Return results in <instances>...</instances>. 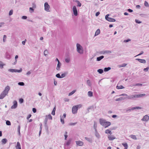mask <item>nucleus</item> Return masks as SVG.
Returning a JSON list of instances; mask_svg holds the SVG:
<instances>
[{
	"mask_svg": "<svg viewBox=\"0 0 149 149\" xmlns=\"http://www.w3.org/2000/svg\"><path fill=\"white\" fill-rule=\"evenodd\" d=\"M99 121L100 124L105 128L108 127L111 124L110 122L107 121L105 120L102 118L99 119Z\"/></svg>",
	"mask_w": 149,
	"mask_h": 149,
	"instance_id": "nucleus-1",
	"label": "nucleus"
},
{
	"mask_svg": "<svg viewBox=\"0 0 149 149\" xmlns=\"http://www.w3.org/2000/svg\"><path fill=\"white\" fill-rule=\"evenodd\" d=\"M81 107L82 105L81 104L73 106L72 108V113L74 114L76 113L77 112L78 108H81Z\"/></svg>",
	"mask_w": 149,
	"mask_h": 149,
	"instance_id": "nucleus-2",
	"label": "nucleus"
},
{
	"mask_svg": "<svg viewBox=\"0 0 149 149\" xmlns=\"http://www.w3.org/2000/svg\"><path fill=\"white\" fill-rule=\"evenodd\" d=\"M77 50L80 54H82L83 52V50L82 47L79 44H77Z\"/></svg>",
	"mask_w": 149,
	"mask_h": 149,
	"instance_id": "nucleus-3",
	"label": "nucleus"
},
{
	"mask_svg": "<svg viewBox=\"0 0 149 149\" xmlns=\"http://www.w3.org/2000/svg\"><path fill=\"white\" fill-rule=\"evenodd\" d=\"M109 15H107L105 16V18L106 20L109 22H114L116 20L114 19L109 17Z\"/></svg>",
	"mask_w": 149,
	"mask_h": 149,
	"instance_id": "nucleus-4",
	"label": "nucleus"
},
{
	"mask_svg": "<svg viewBox=\"0 0 149 149\" xmlns=\"http://www.w3.org/2000/svg\"><path fill=\"white\" fill-rule=\"evenodd\" d=\"M72 10L73 12L74 15L77 16L78 15V12L77 8L75 6H74L72 8Z\"/></svg>",
	"mask_w": 149,
	"mask_h": 149,
	"instance_id": "nucleus-5",
	"label": "nucleus"
},
{
	"mask_svg": "<svg viewBox=\"0 0 149 149\" xmlns=\"http://www.w3.org/2000/svg\"><path fill=\"white\" fill-rule=\"evenodd\" d=\"M45 10L48 12L49 11V9L50 8L48 4V3L46 2L44 4Z\"/></svg>",
	"mask_w": 149,
	"mask_h": 149,
	"instance_id": "nucleus-6",
	"label": "nucleus"
},
{
	"mask_svg": "<svg viewBox=\"0 0 149 149\" xmlns=\"http://www.w3.org/2000/svg\"><path fill=\"white\" fill-rule=\"evenodd\" d=\"M138 97V95H134L128 96L127 98L128 99H132L134 98H137Z\"/></svg>",
	"mask_w": 149,
	"mask_h": 149,
	"instance_id": "nucleus-7",
	"label": "nucleus"
},
{
	"mask_svg": "<svg viewBox=\"0 0 149 149\" xmlns=\"http://www.w3.org/2000/svg\"><path fill=\"white\" fill-rule=\"evenodd\" d=\"M149 119V117L147 115H146L143 117V118L141 119V120L144 121H147Z\"/></svg>",
	"mask_w": 149,
	"mask_h": 149,
	"instance_id": "nucleus-8",
	"label": "nucleus"
},
{
	"mask_svg": "<svg viewBox=\"0 0 149 149\" xmlns=\"http://www.w3.org/2000/svg\"><path fill=\"white\" fill-rule=\"evenodd\" d=\"M7 94L4 92L3 91L0 95V99H3Z\"/></svg>",
	"mask_w": 149,
	"mask_h": 149,
	"instance_id": "nucleus-9",
	"label": "nucleus"
},
{
	"mask_svg": "<svg viewBox=\"0 0 149 149\" xmlns=\"http://www.w3.org/2000/svg\"><path fill=\"white\" fill-rule=\"evenodd\" d=\"M77 145L78 146H82L84 144L83 142L81 141H76Z\"/></svg>",
	"mask_w": 149,
	"mask_h": 149,
	"instance_id": "nucleus-10",
	"label": "nucleus"
},
{
	"mask_svg": "<svg viewBox=\"0 0 149 149\" xmlns=\"http://www.w3.org/2000/svg\"><path fill=\"white\" fill-rule=\"evenodd\" d=\"M13 105L11 107L12 109H15L17 107V102L16 101H14L13 102Z\"/></svg>",
	"mask_w": 149,
	"mask_h": 149,
	"instance_id": "nucleus-11",
	"label": "nucleus"
},
{
	"mask_svg": "<svg viewBox=\"0 0 149 149\" xmlns=\"http://www.w3.org/2000/svg\"><path fill=\"white\" fill-rule=\"evenodd\" d=\"M10 89V88L8 86H7L5 88V90L3 91V92H4L5 93H6V94H8V91H9V90Z\"/></svg>",
	"mask_w": 149,
	"mask_h": 149,
	"instance_id": "nucleus-12",
	"label": "nucleus"
},
{
	"mask_svg": "<svg viewBox=\"0 0 149 149\" xmlns=\"http://www.w3.org/2000/svg\"><path fill=\"white\" fill-rule=\"evenodd\" d=\"M136 60L139 61L140 63H146V61L144 59H142L139 58H137Z\"/></svg>",
	"mask_w": 149,
	"mask_h": 149,
	"instance_id": "nucleus-13",
	"label": "nucleus"
},
{
	"mask_svg": "<svg viewBox=\"0 0 149 149\" xmlns=\"http://www.w3.org/2000/svg\"><path fill=\"white\" fill-rule=\"evenodd\" d=\"M16 149H21V145L19 142H17V145L15 146Z\"/></svg>",
	"mask_w": 149,
	"mask_h": 149,
	"instance_id": "nucleus-14",
	"label": "nucleus"
},
{
	"mask_svg": "<svg viewBox=\"0 0 149 149\" xmlns=\"http://www.w3.org/2000/svg\"><path fill=\"white\" fill-rule=\"evenodd\" d=\"M108 138L109 140H113L116 138L112 135H109L108 136Z\"/></svg>",
	"mask_w": 149,
	"mask_h": 149,
	"instance_id": "nucleus-15",
	"label": "nucleus"
},
{
	"mask_svg": "<svg viewBox=\"0 0 149 149\" xmlns=\"http://www.w3.org/2000/svg\"><path fill=\"white\" fill-rule=\"evenodd\" d=\"M61 65V64L60 63L59 61H58V63L56 67V69L58 70H60V68Z\"/></svg>",
	"mask_w": 149,
	"mask_h": 149,
	"instance_id": "nucleus-16",
	"label": "nucleus"
},
{
	"mask_svg": "<svg viewBox=\"0 0 149 149\" xmlns=\"http://www.w3.org/2000/svg\"><path fill=\"white\" fill-rule=\"evenodd\" d=\"M88 95L90 97H91L93 95V93L91 91H89L88 93Z\"/></svg>",
	"mask_w": 149,
	"mask_h": 149,
	"instance_id": "nucleus-17",
	"label": "nucleus"
},
{
	"mask_svg": "<svg viewBox=\"0 0 149 149\" xmlns=\"http://www.w3.org/2000/svg\"><path fill=\"white\" fill-rule=\"evenodd\" d=\"M122 145L125 147L124 149H127L128 148V145L126 143H123Z\"/></svg>",
	"mask_w": 149,
	"mask_h": 149,
	"instance_id": "nucleus-18",
	"label": "nucleus"
},
{
	"mask_svg": "<svg viewBox=\"0 0 149 149\" xmlns=\"http://www.w3.org/2000/svg\"><path fill=\"white\" fill-rule=\"evenodd\" d=\"M100 33V31L99 29H97L95 33V36H96L99 35Z\"/></svg>",
	"mask_w": 149,
	"mask_h": 149,
	"instance_id": "nucleus-19",
	"label": "nucleus"
},
{
	"mask_svg": "<svg viewBox=\"0 0 149 149\" xmlns=\"http://www.w3.org/2000/svg\"><path fill=\"white\" fill-rule=\"evenodd\" d=\"M118 85H119L118 84L116 86V88L117 89H122L124 88V87L123 86L120 85L119 86Z\"/></svg>",
	"mask_w": 149,
	"mask_h": 149,
	"instance_id": "nucleus-20",
	"label": "nucleus"
},
{
	"mask_svg": "<svg viewBox=\"0 0 149 149\" xmlns=\"http://www.w3.org/2000/svg\"><path fill=\"white\" fill-rule=\"evenodd\" d=\"M104 56H102L99 57H98L97 58V61H100L103 58H104Z\"/></svg>",
	"mask_w": 149,
	"mask_h": 149,
	"instance_id": "nucleus-21",
	"label": "nucleus"
},
{
	"mask_svg": "<svg viewBox=\"0 0 149 149\" xmlns=\"http://www.w3.org/2000/svg\"><path fill=\"white\" fill-rule=\"evenodd\" d=\"M74 1L75 2L77 3V6L80 7L81 6V4L79 1L77 0H75Z\"/></svg>",
	"mask_w": 149,
	"mask_h": 149,
	"instance_id": "nucleus-22",
	"label": "nucleus"
},
{
	"mask_svg": "<svg viewBox=\"0 0 149 149\" xmlns=\"http://www.w3.org/2000/svg\"><path fill=\"white\" fill-rule=\"evenodd\" d=\"M141 108L139 107H133L132 108V110H134V109H141Z\"/></svg>",
	"mask_w": 149,
	"mask_h": 149,
	"instance_id": "nucleus-23",
	"label": "nucleus"
},
{
	"mask_svg": "<svg viewBox=\"0 0 149 149\" xmlns=\"http://www.w3.org/2000/svg\"><path fill=\"white\" fill-rule=\"evenodd\" d=\"M2 142L3 144L6 143L7 141V140L6 139H3L1 141Z\"/></svg>",
	"mask_w": 149,
	"mask_h": 149,
	"instance_id": "nucleus-24",
	"label": "nucleus"
},
{
	"mask_svg": "<svg viewBox=\"0 0 149 149\" xmlns=\"http://www.w3.org/2000/svg\"><path fill=\"white\" fill-rule=\"evenodd\" d=\"M138 98H139V97H142L143 96H145L146 95V94L143 93V94H138Z\"/></svg>",
	"mask_w": 149,
	"mask_h": 149,
	"instance_id": "nucleus-25",
	"label": "nucleus"
},
{
	"mask_svg": "<svg viewBox=\"0 0 149 149\" xmlns=\"http://www.w3.org/2000/svg\"><path fill=\"white\" fill-rule=\"evenodd\" d=\"M130 137L133 139L136 140L137 139L135 135H131L130 136Z\"/></svg>",
	"mask_w": 149,
	"mask_h": 149,
	"instance_id": "nucleus-26",
	"label": "nucleus"
},
{
	"mask_svg": "<svg viewBox=\"0 0 149 149\" xmlns=\"http://www.w3.org/2000/svg\"><path fill=\"white\" fill-rule=\"evenodd\" d=\"M127 65V64L125 63L121 65H118V67L119 68H121L122 67H125Z\"/></svg>",
	"mask_w": 149,
	"mask_h": 149,
	"instance_id": "nucleus-27",
	"label": "nucleus"
},
{
	"mask_svg": "<svg viewBox=\"0 0 149 149\" xmlns=\"http://www.w3.org/2000/svg\"><path fill=\"white\" fill-rule=\"evenodd\" d=\"M46 117H47V118L50 120H52V117L50 114H49L47 116H46Z\"/></svg>",
	"mask_w": 149,
	"mask_h": 149,
	"instance_id": "nucleus-28",
	"label": "nucleus"
},
{
	"mask_svg": "<svg viewBox=\"0 0 149 149\" xmlns=\"http://www.w3.org/2000/svg\"><path fill=\"white\" fill-rule=\"evenodd\" d=\"M105 133L106 134H111V131L109 129L105 131Z\"/></svg>",
	"mask_w": 149,
	"mask_h": 149,
	"instance_id": "nucleus-29",
	"label": "nucleus"
},
{
	"mask_svg": "<svg viewBox=\"0 0 149 149\" xmlns=\"http://www.w3.org/2000/svg\"><path fill=\"white\" fill-rule=\"evenodd\" d=\"M76 91V90H74L72 91L71 92H70L68 96H70L73 94Z\"/></svg>",
	"mask_w": 149,
	"mask_h": 149,
	"instance_id": "nucleus-30",
	"label": "nucleus"
},
{
	"mask_svg": "<svg viewBox=\"0 0 149 149\" xmlns=\"http://www.w3.org/2000/svg\"><path fill=\"white\" fill-rule=\"evenodd\" d=\"M111 69L110 67L105 68L104 69V71H107Z\"/></svg>",
	"mask_w": 149,
	"mask_h": 149,
	"instance_id": "nucleus-31",
	"label": "nucleus"
},
{
	"mask_svg": "<svg viewBox=\"0 0 149 149\" xmlns=\"http://www.w3.org/2000/svg\"><path fill=\"white\" fill-rule=\"evenodd\" d=\"M4 64L2 62L0 61V68H3V66Z\"/></svg>",
	"mask_w": 149,
	"mask_h": 149,
	"instance_id": "nucleus-32",
	"label": "nucleus"
},
{
	"mask_svg": "<svg viewBox=\"0 0 149 149\" xmlns=\"http://www.w3.org/2000/svg\"><path fill=\"white\" fill-rule=\"evenodd\" d=\"M97 71L100 74H102L103 72V70L102 69H99Z\"/></svg>",
	"mask_w": 149,
	"mask_h": 149,
	"instance_id": "nucleus-33",
	"label": "nucleus"
},
{
	"mask_svg": "<svg viewBox=\"0 0 149 149\" xmlns=\"http://www.w3.org/2000/svg\"><path fill=\"white\" fill-rule=\"evenodd\" d=\"M6 124L8 125H11L10 122L9 120H7L6 122Z\"/></svg>",
	"mask_w": 149,
	"mask_h": 149,
	"instance_id": "nucleus-34",
	"label": "nucleus"
},
{
	"mask_svg": "<svg viewBox=\"0 0 149 149\" xmlns=\"http://www.w3.org/2000/svg\"><path fill=\"white\" fill-rule=\"evenodd\" d=\"M48 53V51L47 50H45L44 51V54L45 56H46Z\"/></svg>",
	"mask_w": 149,
	"mask_h": 149,
	"instance_id": "nucleus-35",
	"label": "nucleus"
},
{
	"mask_svg": "<svg viewBox=\"0 0 149 149\" xmlns=\"http://www.w3.org/2000/svg\"><path fill=\"white\" fill-rule=\"evenodd\" d=\"M61 121L62 124H63L64 123V120L61 117Z\"/></svg>",
	"mask_w": 149,
	"mask_h": 149,
	"instance_id": "nucleus-36",
	"label": "nucleus"
},
{
	"mask_svg": "<svg viewBox=\"0 0 149 149\" xmlns=\"http://www.w3.org/2000/svg\"><path fill=\"white\" fill-rule=\"evenodd\" d=\"M6 35H4L3 36V42H5V40L6 39Z\"/></svg>",
	"mask_w": 149,
	"mask_h": 149,
	"instance_id": "nucleus-37",
	"label": "nucleus"
},
{
	"mask_svg": "<svg viewBox=\"0 0 149 149\" xmlns=\"http://www.w3.org/2000/svg\"><path fill=\"white\" fill-rule=\"evenodd\" d=\"M29 11H30V12L31 13L33 12L34 10L32 8L30 7L29 8Z\"/></svg>",
	"mask_w": 149,
	"mask_h": 149,
	"instance_id": "nucleus-38",
	"label": "nucleus"
},
{
	"mask_svg": "<svg viewBox=\"0 0 149 149\" xmlns=\"http://www.w3.org/2000/svg\"><path fill=\"white\" fill-rule=\"evenodd\" d=\"M123 98L122 97H120L118 98H117L116 100V101H118L120 100H123Z\"/></svg>",
	"mask_w": 149,
	"mask_h": 149,
	"instance_id": "nucleus-39",
	"label": "nucleus"
},
{
	"mask_svg": "<svg viewBox=\"0 0 149 149\" xmlns=\"http://www.w3.org/2000/svg\"><path fill=\"white\" fill-rule=\"evenodd\" d=\"M19 102L20 103H22L23 102H24V100L22 98H20L19 99Z\"/></svg>",
	"mask_w": 149,
	"mask_h": 149,
	"instance_id": "nucleus-40",
	"label": "nucleus"
},
{
	"mask_svg": "<svg viewBox=\"0 0 149 149\" xmlns=\"http://www.w3.org/2000/svg\"><path fill=\"white\" fill-rule=\"evenodd\" d=\"M13 10H11L9 12V15H11L13 14Z\"/></svg>",
	"mask_w": 149,
	"mask_h": 149,
	"instance_id": "nucleus-41",
	"label": "nucleus"
},
{
	"mask_svg": "<svg viewBox=\"0 0 149 149\" xmlns=\"http://www.w3.org/2000/svg\"><path fill=\"white\" fill-rule=\"evenodd\" d=\"M18 84L20 86H23L24 85V83L23 82H19Z\"/></svg>",
	"mask_w": 149,
	"mask_h": 149,
	"instance_id": "nucleus-42",
	"label": "nucleus"
},
{
	"mask_svg": "<svg viewBox=\"0 0 149 149\" xmlns=\"http://www.w3.org/2000/svg\"><path fill=\"white\" fill-rule=\"evenodd\" d=\"M67 132H65V140H66L67 139V137H68V135H67Z\"/></svg>",
	"mask_w": 149,
	"mask_h": 149,
	"instance_id": "nucleus-43",
	"label": "nucleus"
},
{
	"mask_svg": "<svg viewBox=\"0 0 149 149\" xmlns=\"http://www.w3.org/2000/svg\"><path fill=\"white\" fill-rule=\"evenodd\" d=\"M12 70H13L15 72H20V71L19 70H14V69H11Z\"/></svg>",
	"mask_w": 149,
	"mask_h": 149,
	"instance_id": "nucleus-44",
	"label": "nucleus"
},
{
	"mask_svg": "<svg viewBox=\"0 0 149 149\" xmlns=\"http://www.w3.org/2000/svg\"><path fill=\"white\" fill-rule=\"evenodd\" d=\"M56 77L58 78H61V76L59 73H58L56 75Z\"/></svg>",
	"mask_w": 149,
	"mask_h": 149,
	"instance_id": "nucleus-45",
	"label": "nucleus"
},
{
	"mask_svg": "<svg viewBox=\"0 0 149 149\" xmlns=\"http://www.w3.org/2000/svg\"><path fill=\"white\" fill-rule=\"evenodd\" d=\"M144 5H145V6H148V2L146 1H145Z\"/></svg>",
	"mask_w": 149,
	"mask_h": 149,
	"instance_id": "nucleus-46",
	"label": "nucleus"
},
{
	"mask_svg": "<svg viewBox=\"0 0 149 149\" xmlns=\"http://www.w3.org/2000/svg\"><path fill=\"white\" fill-rule=\"evenodd\" d=\"M65 73L62 74L61 76V78L64 77L65 76Z\"/></svg>",
	"mask_w": 149,
	"mask_h": 149,
	"instance_id": "nucleus-47",
	"label": "nucleus"
},
{
	"mask_svg": "<svg viewBox=\"0 0 149 149\" xmlns=\"http://www.w3.org/2000/svg\"><path fill=\"white\" fill-rule=\"evenodd\" d=\"M70 60L69 58H67L65 59V61L67 63H68L70 61Z\"/></svg>",
	"mask_w": 149,
	"mask_h": 149,
	"instance_id": "nucleus-48",
	"label": "nucleus"
},
{
	"mask_svg": "<svg viewBox=\"0 0 149 149\" xmlns=\"http://www.w3.org/2000/svg\"><path fill=\"white\" fill-rule=\"evenodd\" d=\"M135 22L136 23H141V22L140 21H139V20H137V19H136L135 20Z\"/></svg>",
	"mask_w": 149,
	"mask_h": 149,
	"instance_id": "nucleus-49",
	"label": "nucleus"
},
{
	"mask_svg": "<svg viewBox=\"0 0 149 149\" xmlns=\"http://www.w3.org/2000/svg\"><path fill=\"white\" fill-rule=\"evenodd\" d=\"M31 116V114H29L27 117V119L28 120Z\"/></svg>",
	"mask_w": 149,
	"mask_h": 149,
	"instance_id": "nucleus-50",
	"label": "nucleus"
},
{
	"mask_svg": "<svg viewBox=\"0 0 149 149\" xmlns=\"http://www.w3.org/2000/svg\"><path fill=\"white\" fill-rule=\"evenodd\" d=\"M87 83L90 86L91 85V84L90 81V80H88L87 81Z\"/></svg>",
	"mask_w": 149,
	"mask_h": 149,
	"instance_id": "nucleus-51",
	"label": "nucleus"
},
{
	"mask_svg": "<svg viewBox=\"0 0 149 149\" xmlns=\"http://www.w3.org/2000/svg\"><path fill=\"white\" fill-rule=\"evenodd\" d=\"M149 69V68H144L143 69V71H147Z\"/></svg>",
	"mask_w": 149,
	"mask_h": 149,
	"instance_id": "nucleus-52",
	"label": "nucleus"
},
{
	"mask_svg": "<svg viewBox=\"0 0 149 149\" xmlns=\"http://www.w3.org/2000/svg\"><path fill=\"white\" fill-rule=\"evenodd\" d=\"M142 84H136L134 86H142Z\"/></svg>",
	"mask_w": 149,
	"mask_h": 149,
	"instance_id": "nucleus-53",
	"label": "nucleus"
},
{
	"mask_svg": "<svg viewBox=\"0 0 149 149\" xmlns=\"http://www.w3.org/2000/svg\"><path fill=\"white\" fill-rule=\"evenodd\" d=\"M32 110H33V112L34 113H36V109L35 108H33Z\"/></svg>",
	"mask_w": 149,
	"mask_h": 149,
	"instance_id": "nucleus-54",
	"label": "nucleus"
},
{
	"mask_svg": "<svg viewBox=\"0 0 149 149\" xmlns=\"http://www.w3.org/2000/svg\"><path fill=\"white\" fill-rule=\"evenodd\" d=\"M131 40L130 39H128L127 40H124V42H128L129 41H130Z\"/></svg>",
	"mask_w": 149,
	"mask_h": 149,
	"instance_id": "nucleus-55",
	"label": "nucleus"
},
{
	"mask_svg": "<svg viewBox=\"0 0 149 149\" xmlns=\"http://www.w3.org/2000/svg\"><path fill=\"white\" fill-rule=\"evenodd\" d=\"M42 124L40 125V130H42Z\"/></svg>",
	"mask_w": 149,
	"mask_h": 149,
	"instance_id": "nucleus-56",
	"label": "nucleus"
},
{
	"mask_svg": "<svg viewBox=\"0 0 149 149\" xmlns=\"http://www.w3.org/2000/svg\"><path fill=\"white\" fill-rule=\"evenodd\" d=\"M100 14V13L99 12H97L96 13V16H97Z\"/></svg>",
	"mask_w": 149,
	"mask_h": 149,
	"instance_id": "nucleus-57",
	"label": "nucleus"
},
{
	"mask_svg": "<svg viewBox=\"0 0 149 149\" xmlns=\"http://www.w3.org/2000/svg\"><path fill=\"white\" fill-rule=\"evenodd\" d=\"M143 53V51H141L140 53L138 55L136 56L140 55H141Z\"/></svg>",
	"mask_w": 149,
	"mask_h": 149,
	"instance_id": "nucleus-58",
	"label": "nucleus"
},
{
	"mask_svg": "<svg viewBox=\"0 0 149 149\" xmlns=\"http://www.w3.org/2000/svg\"><path fill=\"white\" fill-rule=\"evenodd\" d=\"M77 123H71L70 124V125H74Z\"/></svg>",
	"mask_w": 149,
	"mask_h": 149,
	"instance_id": "nucleus-59",
	"label": "nucleus"
},
{
	"mask_svg": "<svg viewBox=\"0 0 149 149\" xmlns=\"http://www.w3.org/2000/svg\"><path fill=\"white\" fill-rule=\"evenodd\" d=\"M22 18L24 19H26L27 18V17L25 16H23L22 17Z\"/></svg>",
	"mask_w": 149,
	"mask_h": 149,
	"instance_id": "nucleus-60",
	"label": "nucleus"
},
{
	"mask_svg": "<svg viewBox=\"0 0 149 149\" xmlns=\"http://www.w3.org/2000/svg\"><path fill=\"white\" fill-rule=\"evenodd\" d=\"M26 41V40H25L22 41V44L23 45H24L25 44V43Z\"/></svg>",
	"mask_w": 149,
	"mask_h": 149,
	"instance_id": "nucleus-61",
	"label": "nucleus"
},
{
	"mask_svg": "<svg viewBox=\"0 0 149 149\" xmlns=\"http://www.w3.org/2000/svg\"><path fill=\"white\" fill-rule=\"evenodd\" d=\"M18 58V55H16L15 58V61H17V59Z\"/></svg>",
	"mask_w": 149,
	"mask_h": 149,
	"instance_id": "nucleus-62",
	"label": "nucleus"
},
{
	"mask_svg": "<svg viewBox=\"0 0 149 149\" xmlns=\"http://www.w3.org/2000/svg\"><path fill=\"white\" fill-rule=\"evenodd\" d=\"M128 11L130 12H132L133 11V10H132L130 9H128Z\"/></svg>",
	"mask_w": 149,
	"mask_h": 149,
	"instance_id": "nucleus-63",
	"label": "nucleus"
},
{
	"mask_svg": "<svg viewBox=\"0 0 149 149\" xmlns=\"http://www.w3.org/2000/svg\"><path fill=\"white\" fill-rule=\"evenodd\" d=\"M52 114L54 116L55 115V112L52 111Z\"/></svg>",
	"mask_w": 149,
	"mask_h": 149,
	"instance_id": "nucleus-64",
	"label": "nucleus"
}]
</instances>
